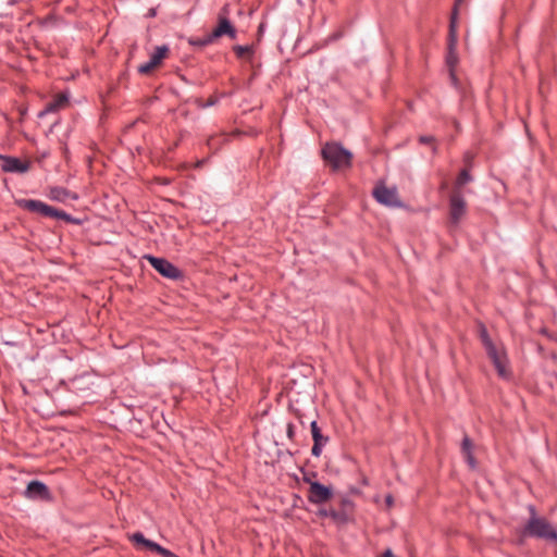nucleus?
Returning a JSON list of instances; mask_svg holds the SVG:
<instances>
[{"label": "nucleus", "mask_w": 557, "mask_h": 557, "mask_svg": "<svg viewBox=\"0 0 557 557\" xmlns=\"http://www.w3.org/2000/svg\"><path fill=\"white\" fill-rule=\"evenodd\" d=\"M467 202L459 189H453L449 197V222L458 225L466 214Z\"/></svg>", "instance_id": "obj_6"}, {"label": "nucleus", "mask_w": 557, "mask_h": 557, "mask_svg": "<svg viewBox=\"0 0 557 557\" xmlns=\"http://www.w3.org/2000/svg\"><path fill=\"white\" fill-rule=\"evenodd\" d=\"M224 138L221 136H210L207 140V145L211 150L216 151L222 145Z\"/></svg>", "instance_id": "obj_20"}, {"label": "nucleus", "mask_w": 557, "mask_h": 557, "mask_svg": "<svg viewBox=\"0 0 557 557\" xmlns=\"http://www.w3.org/2000/svg\"><path fill=\"white\" fill-rule=\"evenodd\" d=\"M25 494L32 499H45L49 496V491L44 483L32 481L28 483Z\"/></svg>", "instance_id": "obj_13"}, {"label": "nucleus", "mask_w": 557, "mask_h": 557, "mask_svg": "<svg viewBox=\"0 0 557 557\" xmlns=\"http://www.w3.org/2000/svg\"><path fill=\"white\" fill-rule=\"evenodd\" d=\"M310 428H311V434H312V438H313V446H312L311 453L313 456L319 457L322 453V447L327 443L329 437L324 436L321 433V430L318 426L317 421H312Z\"/></svg>", "instance_id": "obj_12"}, {"label": "nucleus", "mask_w": 557, "mask_h": 557, "mask_svg": "<svg viewBox=\"0 0 557 557\" xmlns=\"http://www.w3.org/2000/svg\"><path fill=\"white\" fill-rule=\"evenodd\" d=\"M294 435H295L294 425L292 423H288L287 424V436H288V438L293 440Z\"/></svg>", "instance_id": "obj_24"}, {"label": "nucleus", "mask_w": 557, "mask_h": 557, "mask_svg": "<svg viewBox=\"0 0 557 557\" xmlns=\"http://www.w3.org/2000/svg\"><path fill=\"white\" fill-rule=\"evenodd\" d=\"M385 503L387 505V507H391L394 503V498L392 495H387L386 498H385Z\"/></svg>", "instance_id": "obj_25"}, {"label": "nucleus", "mask_w": 557, "mask_h": 557, "mask_svg": "<svg viewBox=\"0 0 557 557\" xmlns=\"http://www.w3.org/2000/svg\"><path fill=\"white\" fill-rule=\"evenodd\" d=\"M323 159L335 170L348 168L351 162V153L339 144L330 143L322 149Z\"/></svg>", "instance_id": "obj_1"}, {"label": "nucleus", "mask_w": 557, "mask_h": 557, "mask_svg": "<svg viewBox=\"0 0 557 557\" xmlns=\"http://www.w3.org/2000/svg\"><path fill=\"white\" fill-rule=\"evenodd\" d=\"M227 11V7L222 9V12L219 14L218 26L212 30L211 34L205 36V42H213L216 38H220L224 35L230 36L232 39L236 37V29L226 17Z\"/></svg>", "instance_id": "obj_7"}, {"label": "nucleus", "mask_w": 557, "mask_h": 557, "mask_svg": "<svg viewBox=\"0 0 557 557\" xmlns=\"http://www.w3.org/2000/svg\"><path fill=\"white\" fill-rule=\"evenodd\" d=\"M382 557H394L391 550H386Z\"/></svg>", "instance_id": "obj_26"}, {"label": "nucleus", "mask_w": 557, "mask_h": 557, "mask_svg": "<svg viewBox=\"0 0 557 557\" xmlns=\"http://www.w3.org/2000/svg\"><path fill=\"white\" fill-rule=\"evenodd\" d=\"M481 339L498 374L503 377H507L509 371L507 368V357L503 348H498L493 344L485 329L481 330Z\"/></svg>", "instance_id": "obj_3"}, {"label": "nucleus", "mask_w": 557, "mask_h": 557, "mask_svg": "<svg viewBox=\"0 0 557 557\" xmlns=\"http://www.w3.org/2000/svg\"><path fill=\"white\" fill-rule=\"evenodd\" d=\"M471 181H472V176L469 174L468 170H462V171L459 173V175H458V177H457V180H456V182H455V186H454V188H453V189H459V190H461V187H462L463 185L468 184V183H469V182H471Z\"/></svg>", "instance_id": "obj_18"}, {"label": "nucleus", "mask_w": 557, "mask_h": 557, "mask_svg": "<svg viewBox=\"0 0 557 557\" xmlns=\"http://www.w3.org/2000/svg\"><path fill=\"white\" fill-rule=\"evenodd\" d=\"M174 557H178V556L174 554Z\"/></svg>", "instance_id": "obj_27"}, {"label": "nucleus", "mask_w": 557, "mask_h": 557, "mask_svg": "<svg viewBox=\"0 0 557 557\" xmlns=\"http://www.w3.org/2000/svg\"><path fill=\"white\" fill-rule=\"evenodd\" d=\"M69 98L65 94L57 95L50 102L46 104L44 113L55 112L66 106Z\"/></svg>", "instance_id": "obj_15"}, {"label": "nucleus", "mask_w": 557, "mask_h": 557, "mask_svg": "<svg viewBox=\"0 0 557 557\" xmlns=\"http://www.w3.org/2000/svg\"><path fill=\"white\" fill-rule=\"evenodd\" d=\"M309 494L308 498L313 504H322L327 502L332 497V490L318 482L309 481Z\"/></svg>", "instance_id": "obj_11"}, {"label": "nucleus", "mask_w": 557, "mask_h": 557, "mask_svg": "<svg viewBox=\"0 0 557 557\" xmlns=\"http://www.w3.org/2000/svg\"><path fill=\"white\" fill-rule=\"evenodd\" d=\"M472 442L471 440L468 437V436H465L463 441H462V446H461V450H462V454L467 460V462L469 463V466L471 468H474L475 467V460L472 456Z\"/></svg>", "instance_id": "obj_16"}, {"label": "nucleus", "mask_w": 557, "mask_h": 557, "mask_svg": "<svg viewBox=\"0 0 557 557\" xmlns=\"http://www.w3.org/2000/svg\"><path fill=\"white\" fill-rule=\"evenodd\" d=\"M237 58L250 60L253 54V46H234L233 48Z\"/></svg>", "instance_id": "obj_17"}, {"label": "nucleus", "mask_w": 557, "mask_h": 557, "mask_svg": "<svg viewBox=\"0 0 557 557\" xmlns=\"http://www.w3.org/2000/svg\"><path fill=\"white\" fill-rule=\"evenodd\" d=\"M2 163V170L7 172H18L24 173L28 170V164L21 162L16 158H1Z\"/></svg>", "instance_id": "obj_14"}, {"label": "nucleus", "mask_w": 557, "mask_h": 557, "mask_svg": "<svg viewBox=\"0 0 557 557\" xmlns=\"http://www.w3.org/2000/svg\"><path fill=\"white\" fill-rule=\"evenodd\" d=\"M131 539H132V541L135 544H141L145 547H147L148 549H150V545L149 544H156L154 542L145 539V536L141 533H139V532L134 533Z\"/></svg>", "instance_id": "obj_19"}, {"label": "nucleus", "mask_w": 557, "mask_h": 557, "mask_svg": "<svg viewBox=\"0 0 557 557\" xmlns=\"http://www.w3.org/2000/svg\"><path fill=\"white\" fill-rule=\"evenodd\" d=\"M419 141H420L421 144H426V145H429V144H430V145H431V144H433V143H434V137H432V136H421V137L419 138Z\"/></svg>", "instance_id": "obj_23"}, {"label": "nucleus", "mask_w": 557, "mask_h": 557, "mask_svg": "<svg viewBox=\"0 0 557 557\" xmlns=\"http://www.w3.org/2000/svg\"><path fill=\"white\" fill-rule=\"evenodd\" d=\"M189 44L197 47H205L211 45L212 42H205V37L202 38H190Z\"/></svg>", "instance_id": "obj_22"}, {"label": "nucleus", "mask_w": 557, "mask_h": 557, "mask_svg": "<svg viewBox=\"0 0 557 557\" xmlns=\"http://www.w3.org/2000/svg\"><path fill=\"white\" fill-rule=\"evenodd\" d=\"M151 267L162 276L171 280H177L182 276L181 271L165 259L152 256L146 257Z\"/></svg>", "instance_id": "obj_8"}, {"label": "nucleus", "mask_w": 557, "mask_h": 557, "mask_svg": "<svg viewBox=\"0 0 557 557\" xmlns=\"http://www.w3.org/2000/svg\"><path fill=\"white\" fill-rule=\"evenodd\" d=\"M16 205L29 212L38 213L44 216H50V218H57L62 220H69V215L63 212L59 211L55 208L48 206L47 203L35 200V199H20L16 201Z\"/></svg>", "instance_id": "obj_5"}, {"label": "nucleus", "mask_w": 557, "mask_h": 557, "mask_svg": "<svg viewBox=\"0 0 557 557\" xmlns=\"http://www.w3.org/2000/svg\"><path fill=\"white\" fill-rule=\"evenodd\" d=\"M150 545V549L153 550V552H157L158 554H160L161 556L163 557H174V553H172L171 550L160 546L159 544H149Z\"/></svg>", "instance_id": "obj_21"}, {"label": "nucleus", "mask_w": 557, "mask_h": 557, "mask_svg": "<svg viewBox=\"0 0 557 557\" xmlns=\"http://www.w3.org/2000/svg\"><path fill=\"white\" fill-rule=\"evenodd\" d=\"M373 196L375 199L385 206L398 207L400 206V200L398 197V193L396 188H387L384 185H379L373 190Z\"/></svg>", "instance_id": "obj_10"}, {"label": "nucleus", "mask_w": 557, "mask_h": 557, "mask_svg": "<svg viewBox=\"0 0 557 557\" xmlns=\"http://www.w3.org/2000/svg\"><path fill=\"white\" fill-rule=\"evenodd\" d=\"M463 2V0H456L451 17L449 24V36H448V53H447V64L450 70V76L453 82L455 83V74L454 66L458 62L457 53H456V45H457V20H458V8Z\"/></svg>", "instance_id": "obj_4"}, {"label": "nucleus", "mask_w": 557, "mask_h": 557, "mask_svg": "<svg viewBox=\"0 0 557 557\" xmlns=\"http://www.w3.org/2000/svg\"><path fill=\"white\" fill-rule=\"evenodd\" d=\"M523 535L544 539L546 541L556 542L557 531L544 518L533 515L524 527Z\"/></svg>", "instance_id": "obj_2"}, {"label": "nucleus", "mask_w": 557, "mask_h": 557, "mask_svg": "<svg viewBox=\"0 0 557 557\" xmlns=\"http://www.w3.org/2000/svg\"><path fill=\"white\" fill-rule=\"evenodd\" d=\"M168 54L169 48L166 46L157 47L151 54L150 60L138 67V72L144 75L152 73L157 67L161 65L162 61L168 57Z\"/></svg>", "instance_id": "obj_9"}]
</instances>
